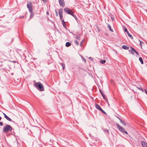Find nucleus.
<instances>
[{"label": "nucleus", "mask_w": 147, "mask_h": 147, "mask_svg": "<svg viewBox=\"0 0 147 147\" xmlns=\"http://www.w3.org/2000/svg\"><path fill=\"white\" fill-rule=\"evenodd\" d=\"M34 85L35 87L39 91H43L44 90L43 86L40 82H35L34 83Z\"/></svg>", "instance_id": "obj_1"}, {"label": "nucleus", "mask_w": 147, "mask_h": 147, "mask_svg": "<svg viewBox=\"0 0 147 147\" xmlns=\"http://www.w3.org/2000/svg\"><path fill=\"white\" fill-rule=\"evenodd\" d=\"M12 127L10 125H6L3 127V131L5 133H7L9 131H11L12 130Z\"/></svg>", "instance_id": "obj_2"}, {"label": "nucleus", "mask_w": 147, "mask_h": 147, "mask_svg": "<svg viewBox=\"0 0 147 147\" xmlns=\"http://www.w3.org/2000/svg\"><path fill=\"white\" fill-rule=\"evenodd\" d=\"M116 125L117 126L118 128V129L119 130L121 131L123 133H124L126 134H128V133L125 130V129L124 128L122 127L121 126H120L118 124L116 123Z\"/></svg>", "instance_id": "obj_3"}, {"label": "nucleus", "mask_w": 147, "mask_h": 147, "mask_svg": "<svg viewBox=\"0 0 147 147\" xmlns=\"http://www.w3.org/2000/svg\"><path fill=\"white\" fill-rule=\"evenodd\" d=\"M31 4V3L30 2H29L28 3L27 5V7L29 9V11L30 12H31L32 11Z\"/></svg>", "instance_id": "obj_4"}, {"label": "nucleus", "mask_w": 147, "mask_h": 147, "mask_svg": "<svg viewBox=\"0 0 147 147\" xmlns=\"http://www.w3.org/2000/svg\"><path fill=\"white\" fill-rule=\"evenodd\" d=\"M60 5L62 7H64L65 6V2L64 0H59Z\"/></svg>", "instance_id": "obj_5"}, {"label": "nucleus", "mask_w": 147, "mask_h": 147, "mask_svg": "<svg viewBox=\"0 0 147 147\" xmlns=\"http://www.w3.org/2000/svg\"><path fill=\"white\" fill-rule=\"evenodd\" d=\"M64 11L66 13L69 14H70V12L72 11L71 9L67 7L64 8Z\"/></svg>", "instance_id": "obj_6"}, {"label": "nucleus", "mask_w": 147, "mask_h": 147, "mask_svg": "<svg viewBox=\"0 0 147 147\" xmlns=\"http://www.w3.org/2000/svg\"><path fill=\"white\" fill-rule=\"evenodd\" d=\"M141 144L143 147H147V143L145 142L142 141Z\"/></svg>", "instance_id": "obj_7"}, {"label": "nucleus", "mask_w": 147, "mask_h": 147, "mask_svg": "<svg viewBox=\"0 0 147 147\" xmlns=\"http://www.w3.org/2000/svg\"><path fill=\"white\" fill-rule=\"evenodd\" d=\"M95 107L97 109L100 111L101 110H102V109L99 106V105L97 104H95Z\"/></svg>", "instance_id": "obj_8"}, {"label": "nucleus", "mask_w": 147, "mask_h": 147, "mask_svg": "<svg viewBox=\"0 0 147 147\" xmlns=\"http://www.w3.org/2000/svg\"><path fill=\"white\" fill-rule=\"evenodd\" d=\"M131 48V49H130L129 51L131 53L134 55V54L135 51V50L134 49L132 48Z\"/></svg>", "instance_id": "obj_9"}, {"label": "nucleus", "mask_w": 147, "mask_h": 147, "mask_svg": "<svg viewBox=\"0 0 147 147\" xmlns=\"http://www.w3.org/2000/svg\"><path fill=\"white\" fill-rule=\"evenodd\" d=\"M120 120L121 123L122 124H123L124 125H126V124L124 121L121 120L120 118H118Z\"/></svg>", "instance_id": "obj_10"}, {"label": "nucleus", "mask_w": 147, "mask_h": 147, "mask_svg": "<svg viewBox=\"0 0 147 147\" xmlns=\"http://www.w3.org/2000/svg\"><path fill=\"white\" fill-rule=\"evenodd\" d=\"M102 97L108 103L109 105V104L108 101V99H107L105 95L104 94L102 96Z\"/></svg>", "instance_id": "obj_11"}, {"label": "nucleus", "mask_w": 147, "mask_h": 147, "mask_svg": "<svg viewBox=\"0 0 147 147\" xmlns=\"http://www.w3.org/2000/svg\"><path fill=\"white\" fill-rule=\"evenodd\" d=\"M59 11V15H60V14H61V15H62L63 11L62 9H60Z\"/></svg>", "instance_id": "obj_12"}, {"label": "nucleus", "mask_w": 147, "mask_h": 147, "mask_svg": "<svg viewBox=\"0 0 147 147\" xmlns=\"http://www.w3.org/2000/svg\"><path fill=\"white\" fill-rule=\"evenodd\" d=\"M31 13V14L30 16V18H31L32 17H33L34 16V14L32 12V11L31 12H30Z\"/></svg>", "instance_id": "obj_13"}, {"label": "nucleus", "mask_w": 147, "mask_h": 147, "mask_svg": "<svg viewBox=\"0 0 147 147\" xmlns=\"http://www.w3.org/2000/svg\"><path fill=\"white\" fill-rule=\"evenodd\" d=\"M122 48L123 49H128L129 48V47L124 45L123 46Z\"/></svg>", "instance_id": "obj_14"}, {"label": "nucleus", "mask_w": 147, "mask_h": 147, "mask_svg": "<svg viewBox=\"0 0 147 147\" xmlns=\"http://www.w3.org/2000/svg\"><path fill=\"white\" fill-rule=\"evenodd\" d=\"M71 45V44L70 42H67L66 43V45H65V46L67 47H69Z\"/></svg>", "instance_id": "obj_15"}, {"label": "nucleus", "mask_w": 147, "mask_h": 147, "mask_svg": "<svg viewBox=\"0 0 147 147\" xmlns=\"http://www.w3.org/2000/svg\"><path fill=\"white\" fill-rule=\"evenodd\" d=\"M139 60L140 61L142 64H143L144 63V62L142 58L141 57L139 58Z\"/></svg>", "instance_id": "obj_16"}, {"label": "nucleus", "mask_w": 147, "mask_h": 147, "mask_svg": "<svg viewBox=\"0 0 147 147\" xmlns=\"http://www.w3.org/2000/svg\"><path fill=\"white\" fill-rule=\"evenodd\" d=\"M100 62L102 64H103L106 62L105 60H101Z\"/></svg>", "instance_id": "obj_17"}, {"label": "nucleus", "mask_w": 147, "mask_h": 147, "mask_svg": "<svg viewBox=\"0 0 147 147\" xmlns=\"http://www.w3.org/2000/svg\"><path fill=\"white\" fill-rule=\"evenodd\" d=\"M5 118L8 121H11L12 120L9 117L7 116V117H6Z\"/></svg>", "instance_id": "obj_18"}, {"label": "nucleus", "mask_w": 147, "mask_h": 147, "mask_svg": "<svg viewBox=\"0 0 147 147\" xmlns=\"http://www.w3.org/2000/svg\"><path fill=\"white\" fill-rule=\"evenodd\" d=\"M104 131L105 132H106L108 134H109V131L108 130L105 129L104 130Z\"/></svg>", "instance_id": "obj_19"}, {"label": "nucleus", "mask_w": 147, "mask_h": 147, "mask_svg": "<svg viewBox=\"0 0 147 147\" xmlns=\"http://www.w3.org/2000/svg\"><path fill=\"white\" fill-rule=\"evenodd\" d=\"M108 27L109 28V30L111 32H113V31L112 30L111 28V27L109 25H108Z\"/></svg>", "instance_id": "obj_20"}, {"label": "nucleus", "mask_w": 147, "mask_h": 147, "mask_svg": "<svg viewBox=\"0 0 147 147\" xmlns=\"http://www.w3.org/2000/svg\"><path fill=\"white\" fill-rule=\"evenodd\" d=\"M128 35V36L130 38H131V39H133V37H132V35L130 34H129Z\"/></svg>", "instance_id": "obj_21"}, {"label": "nucleus", "mask_w": 147, "mask_h": 147, "mask_svg": "<svg viewBox=\"0 0 147 147\" xmlns=\"http://www.w3.org/2000/svg\"><path fill=\"white\" fill-rule=\"evenodd\" d=\"M62 66L63 67V69H65V65L64 64H62Z\"/></svg>", "instance_id": "obj_22"}, {"label": "nucleus", "mask_w": 147, "mask_h": 147, "mask_svg": "<svg viewBox=\"0 0 147 147\" xmlns=\"http://www.w3.org/2000/svg\"><path fill=\"white\" fill-rule=\"evenodd\" d=\"M70 14H69L73 16H74V15L73 14V13L72 12V11L71 12H70Z\"/></svg>", "instance_id": "obj_23"}, {"label": "nucleus", "mask_w": 147, "mask_h": 147, "mask_svg": "<svg viewBox=\"0 0 147 147\" xmlns=\"http://www.w3.org/2000/svg\"><path fill=\"white\" fill-rule=\"evenodd\" d=\"M59 16H60V18L61 20H62V18H63L62 15H61V14H60V15H59Z\"/></svg>", "instance_id": "obj_24"}, {"label": "nucleus", "mask_w": 147, "mask_h": 147, "mask_svg": "<svg viewBox=\"0 0 147 147\" xmlns=\"http://www.w3.org/2000/svg\"><path fill=\"white\" fill-rule=\"evenodd\" d=\"M63 26L65 28H66L67 27L65 24V23L64 24H62Z\"/></svg>", "instance_id": "obj_25"}, {"label": "nucleus", "mask_w": 147, "mask_h": 147, "mask_svg": "<svg viewBox=\"0 0 147 147\" xmlns=\"http://www.w3.org/2000/svg\"><path fill=\"white\" fill-rule=\"evenodd\" d=\"M100 111H102L105 114H106V113H105V112L102 109V110H100Z\"/></svg>", "instance_id": "obj_26"}, {"label": "nucleus", "mask_w": 147, "mask_h": 147, "mask_svg": "<svg viewBox=\"0 0 147 147\" xmlns=\"http://www.w3.org/2000/svg\"><path fill=\"white\" fill-rule=\"evenodd\" d=\"M140 45L141 47H142V44L144 43L142 41H140Z\"/></svg>", "instance_id": "obj_27"}, {"label": "nucleus", "mask_w": 147, "mask_h": 147, "mask_svg": "<svg viewBox=\"0 0 147 147\" xmlns=\"http://www.w3.org/2000/svg\"><path fill=\"white\" fill-rule=\"evenodd\" d=\"M75 42L77 44V45H78V44H79L78 42L76 40L75 41Z\"/></svg>", "instance_id": "obj_28"}, {"label": "nucleus", "mask_w": 147, "mask_h": 147, "mask_svg": "<svg viewBox=\"0 0 147 147\" xmlns=\"http://www.w3.org/2000/svg\"><path fill=\"white\" fill-rule=\"evenodd\" d=\"M137 88L139 90H141L142 91H143V89L141 87H137Z\"/></svg>", "instance_id": "obj_29"}, {"label": "nucleus", "mask_w": 147, "mask_h": 147, "mask_svg": "<svg viewBox=\"0 0 147 147\" xmlns=\"http://www.w3.org/2000/svg\"><path fill=\"white\" fill-rule=\"evenodd\" d=\"M100 92L101 93V94L102 96L103 95H104V94L102 93V92L101 91V90H100Z\"/></svg>", "instance_id": "obj_30"}, {"label": "nucleus", "mask_w": 147, "mask_h": 147, "mask_svg": "<svg viewBox=\"0 0 147 147\" xmlns=\"http://www.w3.org/2000/svg\"><path fill=\"white\" fill-rule=\"evenodd\" d=\"M3 125V123L2 122H0V125H1V126H2Z\"/></svg>", "instance_id": "obj_31"}, {"label": "nucleus", "mask_w": 147, "mask_h": 147, "mask_svg": "<svg viewBox=\"0 0 147 147\" xmlns=\"http://www.w3.org/2000/svg\"><path fill=\"white\" fill-rule=\"evenodd\" d=\"M76 38L77 39V40H78V39H80V37L79 36H77L76 37Z\"/></svg>", "instance_id": "obj_32"}, {"label": "nucleus", "mask_w": 147, "mask_h": 147, "mask_svg": "<svg viewBox=\"0 0 147 147\" xmlns=\"http://www.w3.org/2000/svg\"><path fill=\"white\" fill-rule=\"evenodd\" d=\"M135 53L138 55H139L138 53L136 50H135Z\"/></svg>", "instance_id": "obj_33"}, {"label": "nucleus", "mask_w": 147, "mask_h": 147, "mask_svg": "<svg viewBox=\"0 0 147 147\" xmlns=\"http://www.w3.org/2000/svg\"><path fill=\"white\" fill-rule=\"evenodd\" d=\"M83 41L82 40V41H81V43H80V45L82 46V44L83 43Z\"/></svg>", "instance_id": "obj_34"}, {"label": "nucleus", "mask_w": 147, "mask_h": 147, "mask_svg": "<svg viewBox=\"0 0 147 147\" xmlns=\"http://www.w3.org/2000/svg\"><path fill=\"white\" fill-rule=\"evenodd\" d=\"M76 20L77 19V18L76 16L74 15L73 16Z\"/></svg>", "instance_id": "obj_35"}, {"label": "nucleus", "mask_w": 147, "mask_h": 147, "mask_svg": "<svg viewBox=\"0 0 147 147\" xmlns=\"http://www.w3.org/2000/svg\"><path fill=\"white\" fill-rule=\"evenodd\" d=\"M3 115H4V117H5V118L6 117H7V116L4 113H3Z\"/></svg>", "instance_id": "obj_36"}, {"label": "nucleus", "mask_w": 147, "mask_h": 147, "mask_svg": "<svg viewBox=\"0 0 147 147\" xmlns=\"http://www.w3.org/2000/svg\"><path fill=\"white\" fill-rule=\"evenodd\" d=\"M124 31H125V32H127V31H127V29L126 28H124Z\"/></svg>", "instance_id": "obj_37"}, {"label": "nucleus", "mask_w": 147, "mask_h": 147, "mask_svg": "<svg viewBox=\"0 0 147 147\" xmlns=\"http://www.w3.org/2000/svg\"><path fill=\"white\" fill-rule=\"evenodd\" d=\"M62 20V24H64V23H65V22H64V20Z\"/></svg>", "instance_id": "obj_38"}, {"label": "nucleus", "mask_w": 147, "mask_h": 147, "mask_svg": "<svg viewBox=\"0 0 147 147\" xmlns=\"http://www.w3.org/2000/svg\"><path fill=\"white\" fill-rule=\"evenodd\" d=\"M47 15H49V13L48 11H47L46 12Z\"/></svg>", "instance_id": "obj_39"}, {"label": "nucleus", "mask_w": 147, "mask_h": 147, "mask_svg": "<svg viewBox=\"0 0 147 147\" xmlns=\"http://www.w3.org/2000/svg\"><path fill=\"white\" fill-rule=\"evenodd\" d=\"M145 92L146 93V94L147 95V90H145Z\"/></svg>", "instance_id": "obj_40"}, {"label": "nucleus", "mask_w": 147, "mask_h": 147, "mask_svg": "<svg viewBox=\"0 0 147 147\" xmlns=\"http://www.w3.org/2000/svg\"><path fill=\"white\" fill-rule=\"evenodd\" d=\"M55 12H56V14L57 15H57H58V13H57V12L56 11Z\"/></svg>", "instance_id": "obj_41"}, {"label": "nucleus", "mask_w": 147, "mask_h": 147, "mask_svg": "<svg viewBox=\"0 0 147 147\" xmlns=\"http://www.w3.org/2000/svg\"><path fill=\"white\" fill-rule=\"evenodd\" d=\"M127 34L128 35L129 34L128 32V31H127V32H126Z\"/></svg>", "instance_id": "obj_42"}, {"label": "nucleus", "mask_w": 147, "mask_h": 147, "mask_svg": "<svg viewBox=\"0 0 147 147\" xmlns=\"http://www.w3.org/2000/svg\"><path fill=\"white\" fill-rule=\"evenodd\" d=\"M43 2H45L46 1V0H42Z\"/></svg>", "instance_id": "obj_43"}, {"label": "nucleus", "mask_w": 147, "mask_h": 147, "mask_svg": "<svg viewBox=\"0 0 147 147\" xmlns=\"http://www.w3.org/2000/svg\"><path fill=\"white\" fill-rule=\"evenodd\" d=\"M20 18H24V16H22V17H21V16H20Z\"/></svg>", "instance_id": "obj_44"}, {"label": "nucleus", "mask_w": 147, "mask_h": 147, "mask_svg": "<svg viewBox=\"0 0 147 147\" xmlns=\"http://www.w3.org/2000/svg\"><path fill=\"white\" fill-rule=\"evenodd\" d=\"M1 117H0V121L1 120Z\"/></svg>", "instance_id": "obj_45"}, {"label": "nucleus", "mask_w": 147, "mask_h": 147, "mask_svg": "<svg viewBox=\"0 0 147 147\" xmlns=\"http://www.w3.org/2000/svg\"><path fill=\"white\" fill-rule=\"evenodd\" d=\"M91 58H91V57H90L89 58V59H91Z\"/></svg>", "instance_id": "obj_46"}, {"label": "nucleus", "mask_w": 147, "mask_h": 147, "mask_svg": "<svg viewBox=\"0 0 147 147\" xmlns=\"http://www.w3.org/2000/svg\"><path fill=\"white\" fill-rule=\"evenodd\" d=\"M84 61H85V62L86 61L85 60H84Z\"/></svg>", "instance_id": "obj_47"}, {"label": "nucleus", "mask_w": 147, "mask_h": 147, "mask_svg": "<svg viewBox=\"0 0 147 147\" xmlns=\"http://www.w3.org/2000/svg\"><path fill=\"white\" fill-rule=\"evenodd\" d=\"M112 20H113V18H112Z\"/></svg>", "instance_id": "obj_48"}, {"label": "nucleus", "mask_w": 147, "mask_h": 147, "mask_svg": "<svg viewBox=\"0 0 147 147\" xmlns=\"http://www.w3.org/2000/svg\"><path fill=\"white\" fill-rule=\"evenodd\" d=\"M3 147H4L3 146Z\"/></svg>", "instance_id": "obj_49"}]
</instances>
